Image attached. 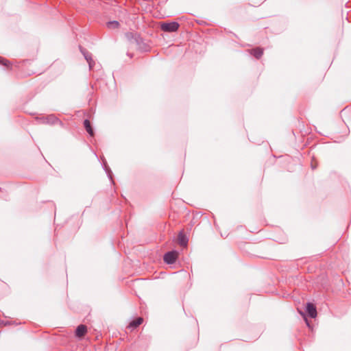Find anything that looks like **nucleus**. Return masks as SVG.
Segmentation results:
<instances>
[{
    "instance_id": "nucleus-1",
    "label": "nucleus",
    "mask_w": 351,
    "mask_h": 351,
    "mask_svg": "<svg viewBox=\"0 0 351 351\" xmlns=\"http://www.w3.org/2000/svg\"><path fill=\"white\" fill-rule=\"evenodd\" d=\"M160 28L164 32H173L179 28V24L177 22L161 23Z\"/></svg>"
},
{
    "instance_id": "nucleus-2",
    "label": "nucleus",
    "mask_w": 351,
    "mask_h": 351,
    "mask_svg": "<svg viewBox=\"0 0 351 351\" xmlns=\"http://www.w3.org/2000/svg\"><path fill=\"white\" fill-rule=\"evenodd\" d=\"M178 257V252L177 251L169 252L164 255V261L167 264H172L176 262Z\"/></svg>"
},
{
    "instance_id": "nucleus-3",
    "label": "nucleus",
    "mask_w": 351,
    "mask_h": 351,
    "mask_svg": "<svg viewBox=\"0 0 351 351\" xmlns=\"http://www.w3.org/2000/svg\"><path fill=\"white\" fill-rule=\"evenodd\" d=\"M306 311L309 316H311L312 318H315L317 316L316 307L312 303H308L306 304Z\"/></svg>"
},
{
    "instance_id": "nucleus-4",
    "label": "nucleus",
    "mask_w": 351,
    "mask_h": 351,
    "mask_svg": "<svg viewBox=\"0 0 351 351\" xmlns=\"http://www.w3.org/2000/svg\"><path fill=\"white\" fill-rule=\"evenodd\" d=\"M87 332V327L85 325L81 324L77 326L75 330V335L77 337H83Z\"/></svg>"
},
{
    "instance_id": "nucleus-5",
    "label": "nucleus",
    "mask_w": 351,
    "mask_h": 351,
    "mask_svg": "<svg viewBox=\"0 0 351 351\" xmlns=\"http://www.w3.org/2000/svg\"><path fill=\"white\" fill-rule=\"evenodd\" d=\"M84 127L86 128V132L91 136H93L94 132L93 128L91 127L90 123L88 120L84 121Z\"/></svg>"
},
{
    "instance_id": "nucleus-6",
    "label": "nucleus",
    "mask_w": 351,
    "mask_h": 351,
    "mask_svg": "<svg viewBox=\"0 0 351 351\" xmlns=\"http://www.w3.org/2000/svg\"><path fill=\"white\" fill-rule=\"evenodd\" d=\"M143 318L138 317V318L134 319L132 322H130V326H131V327H136V326L141 325L143 323Z\"/></svg>"
},
{
    "instance_id": "nucleus-7",
    "label": "nucleus",
    "mask_w": 351,
    "mask_h": 351,
    "mask_svg": "<svg viewBox=\"0 0 351 351\" xmlns=\"http://www.w3.org/2000/svg\"><path fill=\"white\" fill-rule=\"evenodd\" d=\"M119 24L117 21H111L108 23V27L110 29H115L119 27Z\"/></svg>"
},
{
    "instance_id": "nucleus-8",
    "label": "nucleus",
    "mask_w": 351,
    "mask_h": 351,
    "mask_svg": "<svg viewBox=\"0 0 351 351\" xmlns=\"http://www.w3.org/2000/svg\"><path fill=\"white\" fill-rule=\"evenodd\" d=\"M253 54L256 57V58H260L262 54H263V51L261 49H254L253 50Z\"/></svg>"
},
{
    "instance_id": "nucleus-9",
    "label": "nucleus",
    "mask_w": 351,
    "mask_h": 351,
    "mask_svg": "<svg viewBox=\"0 0 351 351\" xmlns=\"http://www.w3.org/2000/svg\"><path fill=\"white\" fill-rule=\"evenodd\" d=\"M1 62L3 63L5 66H7L8 63H9L8 60H3V59H1Z\"/></svg>"
},
{
    "instance_id": "nucleus-10",
    "label": "nucleus",
    "mask_w": 351,
    "mask_h": 351,
    "mask_svg": "<svg viewBox=\"0 0 351 351\" xmlns=\"http://www.w3.org/2000/svg\"><path fill=\"white\" fill-rule=\"evenodd\" d=\"M180 243H181V245H186L185 242L182 240L180 241Z\"/></svg>"
}]
</instances>
